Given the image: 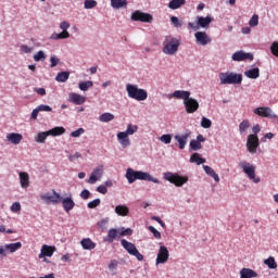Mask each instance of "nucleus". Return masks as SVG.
Returning <instances> with one entry per match:
<instances>
[{"mask_svg": "<svg viewBox=\"0 0 278 278\" xmlns=\"http://www.w3.org/2000/svg\"><path fill=\"white\" fill-rule=\"evenodd\" d=\"M254 114H257L263 118H277V114H275V112H273V109L268 106L256 108L254 110Z\"/></svg>", "mask_w": 278, "mask_h": 278, "instance_id": "obj_14", "label": "nucleus"}, {"mask_svg": "<svg viewBox=\"0 0 278 278\" xmlns=\"http://www.w3.org/2000/svg\"><path fill=\"white\" fill-rule=\"evenodd\" d=\"M20 50H21L22 53L29 54V53H31V51H34V47H29L27 45H22L20 47Z\"/></svg>", "mask_w": 278, "mask_h": 278, "instance_id": "obj_55", "label": "nucleus"}, {"mask_svg": "<svg viewBox=\"0 0 278 278\" xmlns=\"http://www.w3.org/2000/svg\"><path fill=\"white\" fill-rule=\"evenodd\" d=\"M58 64H60V59H58V56H55V55H51L50 56V67L55 68V66H58Z\"/></svg>", "mask_w": 278, "mask_h": 278, "instance_id": "obj_57", "label": "nucleus"}, {"mask_svg": "<svg viewBox=\"0 0 278 278\" xmlns=\"http://www.w3.org/2000/svg\"><path fill=\"white\" fill-rule=\"evenodd\" d=\"M99 205H101V199L97 198V199H94L93 201L89 202V203L87 204V207H88L89 210H94V207H99Z\"/></svg>", "mask_w": 278, "mask_h": 278, "instance_id": "obj_52", "label": "nucleus"}, {"mask_svg": "<svg viewBox=\"0 0 278 278\" xmlns=\"http://www.w3.org/2000/svg\"><path fill=\"white\" fill-rule=\"evenodd\" d=\"M86 130L84 128H78L77 130H74L71 132V137L72 138H79V136H83V134H85Z\"/></svg>", "mask_w": 278, "mask_h": 278, "instance_id": "obj_56", "label": "nucleus"}, {"mask_svg": "<svg viewBox=\"0 0 278 278\" xmlns=\"http://www.w3.org/2000/svg\"><path fill=\"white\" fill-rule=\"evenodd\" d=\"M163 179L176 186V188H182L188 184V176H181L178 173L166 172L163 174Z\"/></svg>", "mask_w": 278, "mask_h": 278, "instance_id": "obj_5", "label": "nucleus"}, {"mask_svg": "<svg viewBox=\"0 0 278 278\" xmlns=\"http://www.w3.org/2000/svg\"><path fill=\"white\" fill-rule=\"evenodd\" d=\"M11 212H21V203L20 202H14L12 205H11Z\"/></svg>", "mask_w": 278, "mask_h": 278, "instance_id": "obj_61", "label": "nucleus"}, {"mask_svg": "<svg viewBox=\"0 0 278 278\" xmlns=\"http://www.w3.org/2000/svg\"><path fill=\"white\" fill-rule=\"evenodd\" d=\"M189 147L191 151H201V149H203V146L197 141V139H192L189 143Z\"/></svg>", "mask_w": 278, "mask_h": 278, "instance_id": "obj_45", "label": "nucleus"}, {"mask_svg": "<svg viewBox=\"0 0 278 278\" xmlns=\"http://www.w3.org/2000/svg\"><path fill=\"white\" fill-rule=\"evenodd\" d=\"M92 86H93V83H92L91 80L80 81V83L78 84V88H79V90H81L83 92H87V90H88L89 88H92Z\"/></svg>", "mask_w": 278, "mask_h": 278, "instance_id": "obj_42", "label": "nucleus"}, {"mask_svg": "<svg viewBox=\"0 0 278 278\" xmlns=\"http://www.w3.org/2000/svg\"><path fill=\"white\" fill-rule=\"evenodd\" d=\"M190 91L186 90H176L172 94V97H175V99H182V101H187L190 98Z\"/></svg>", "mask_w": 278, "mask_h": 278, "instance_id": "obj_30", "label": "nucleus"}, {"mask_svg": "<svg viewBox=\"0 0 278 278\" xmlns=\"http://www.w3.org/2000/svg\"><path fill=\"white\" fill-rule=\"evenodd\" d=\"M80 198H83L85 201L90 199V191L88 189H84L81 192H80Z\"/></svg>", "mask_w": 278, "mask_h": 278, "instance_id": "obj_62", "label": "nucleus"}, {"mask_svg": "<svg viewBox=\"0 0 278 278\" xmlns=\"http://www.w3.org/2000/svg\"><path fill=\"white\" fill-rule=\"evenodd\" d=\"M121 244L123 249H125V251H127L129 255H132L134 257H136L138 262H142V260H144V255H142L140 251H138V248H136V244L127 241L126 239H122Z\"/></svg>", "mask_w": 278, "mask_h": 278, "instance_id": "obj_7", "label": "nucleus"}, {"mask_svg": "<svg viewBox=\"0 0 278 278\" xmlns=\"http://www.w3.org/2000/svg\"><path fill=\"white\" fill-rule=\"evenodd\" d=\"M169 257L170 252L168 251V248H166L165 245H161L156 254L155 266H160V264H166Z\"/></svg>", "mask_w": 278, "mask_h": 278, "instance_id": "obj_10", "label": "nucleus"}, {"mask_svg": "<svg viewBox=\"0 0 278 278\" xmlns=\"http://www.w3.org/2000/svg\"><path fill=\"white\" fill-rule=\"evenodd\" d=\"M125 177L128 184H134L135 181H152V184H162L160 179L151 176V174L142 170H135L134 168L129 167L126 170Z\"/></svg>", "mask_w": 278, "mask_h": 278, "instance_id": "obj_1", "label": "nucleus"}, {"mask_svg": "<svg viewBox=\"0 0 278 278\" xmlns=\"http://www.w3.org/2000/svg\"><path fill=\"white\" fill-rule=\"evenodd\" d=\"M192 132H190V130H187L182 135L174 136L176 142H178V149H180V151H184V149H186V144H188V138H190Z\"/></svg>", "mask_w": 278, "mask_h": 278, "instance_id": "obj_15", "label": "nucleus"}, {"mask_svg": "<svg viewBox=\"0 0 278 278\" xmlns=\"http://www.w3.org/2000/svg\"><path fill=\"white\" fill-rule=\"evenodd\" d=\"M263 264L267 266L270 270L277 269V261L273 256H269L268 258L264 260Z\"/></svg>", "mask_w": 278, "mask_h": 278, "instance_id": "obj_39", "label": "nucleus"}, {"mask_svg": "<svg viewBox=\"0 0 278 278\" xmlns=\"http://www.w3.org/2000/svg\"><path fill=\"white\" fill-rule=\"evenodd\" d=\"M117 142L124 149L131 146V140H129V137H128V135H126L125 131L117 132Z\"/></svg>", "mask_w": 278, "mask_h": 278, "instance_id": "obj_21", "label": "nucleus"}, {"mask_svg": "<svg viewBox=\"0 0 278 278\" xmlns=\"http://www.w3.org/2000/svg\"><path fill=\"white\" fill-rule=\"evenodd\" d=\"M239 166L242 169V172L244 173V175H247V177L251 181H253V184H260V181H261L260 177L255 176V165H253L249 162L241 161L239 163Z\"/></svg>", "mask_w": 278, "mask_h": 278, "instance_id": "obj_6", "label": "nucleus"}, {"mask_svg": "<svg viewBox=\"0 0 278 278\" xmlns=\"http://www.w3.org/2000/svg\"><path fill=\"white\" fill-rule=\"evenodd\" d=\"M257 277V271L251 268H242L240 270V278H255Z\"/></svg>", "mask_w": 278, "mask_h": 278, "instance_id": "obj_28", "label": "nucleus"}, {"mask_svg": "<svg viewBox=\"0 0 278 278\" xmlns=\"http://www.w3.org/2000/svg\"><path fill=\"white\" fill-rule=\"evenodd\" d=\"M33 60L35 62H45V60H47V54H45V51L39 50L36 54H34Z\"/></svg>", "mask_w": 278, "mask_h": 278, "instance_id": "obj_44", "label": "nucleus"}, {"mask_svg": "<svg viewBox=\"0 0 278 278\" xmlns=\"http://www.w3.org/2000/svg\"><path fill=\"white\" fill-rule=\"evenodd\" d=\"M53 253H55V247L51 245H42L41 252L38 255L39 260H42V257H52Z\"/></svg>", "mask_w": 278, "mask_h": 278, "instance_id": "obj_22", "label": "nucleus"}, {"mask_svg": "<svg viewBox=\"0 0 278 278\" xmlns=\"http://www.w3.org/2000/svg\"><path fill=\"white\" fill-rule=\"evenodd\" d=\"M270 51L273 53V55H275L276 58H278V41H274L270 46Z\"/></svg>", "mask_w": 278, "mask_h": 278, "instance_id": "obj_58", "label": "nucleus"}, {"mask_svg": "<svg viewBox=\"0 0 278 278\" xmlns=\"http://www.w3.org/2000/svg\"><path fill=\"white\" fill-rule=\"evenodd\" d=\"M18 177H20L21 188H23L24 190H27V188H29V174H27V172H20Z\"/></svg>", "mask_w": 278, "mask_h": 278, "instance_id": "obj_24", "label": "nucleus"}, {"mask_svg": "<svg viewBox=\"0 0 278 278\" xmlns=\"http://www.w3.org/2000/svg\"><path fill=\"white\" fill-rule=\"evenodd\" d=\"M101 177H103V167H96L88 179V184L94 186L98 181H101Z\"/></svg>", "mask_w": 278, "mask_h": 278, "instance_id": "obj_17", "label": "nucleus"}, {"mask_svg": "<svg viewBox=\"0 0 278 278\" xmlns=\"http://www.w3.org/2000/svg\"><path fill=\"white\" fill-rule=\"evenodd\" d=\"M111 7L114 10H121V8H127V0H111Z\"/></svg>", "mask_w": 278, "mask_h": 278, "instance_id": "obj_36", "label": "nucleus"}, {"mask_svg": "<svg viewBox=\"0 0 278 278\" xmlns=\"http://www.w3.org/2000/svg\"><path fill=\"white\" fill-rule=\"evenodd\" d=\"M184 105L187 114H194L199 110V101L190 96L184 101Z\"/></svg>", "mask_w": 278, "mask_h": 278, "instance_id": "obj_13", "label": "nucleus"}, {"mask_svg": "<svg viewBox=\"0 0 278 278\" xmlns=\"http://www.w3.org/2000/svg\"><path fill=\"white\" fill-rule=\"evenodd\" d=\"M70 103H74V105H84L86 103V97L72 92L68 94Z\"/></svg>", "mask_w": 278, "mask_h": 278, "instance_id": "obj_20", "label": "nucleus"}, {"mask_svg": "<svg viewBox=\"0 0 278 278\" xmlns=\"http://www.w3.org/2000/svg\"><path fill=\"white\" fill-rule=\"evenodd\" d=\"M189 162L191 164H197L198 166H201V164H205L206 161L204 157H201V154L195 152L190 156Z\"/></svg>", "mask_w": 278, "mask_h": 278, "instance_id": "obj_31", "label": "nucleus"}, {"mask_svg": "<svg viewBox=\"0 0 278 278\" xmlns=\"http://www.w3.org/2000/svg\"><path fill=\"white\" fill-rule=\"evenodd\" d=\"M170 23H172V25H174V27L176 29L184 27V22L181 20H179V17H177V16H172Z\"/></svg>", "mask_w": 278, "mask_h": 278, "instance_id": "obj_46", "label": "nucleus"}, {"mask_svg": "<svg viewBox=\"0 0 278 278\" xmlns=\"http://www.w3.org/2000/svg\"><path fill=\"white\" fill-rule=\"evenodd\" d=\"M130 18L139 23H153V15L142 11H135L131 13Z\"/></svg>", "mask_w": 278, "mask_h": 278, "instance_id": "obj_11", "label": "nucleus"}, {"mask_svg": "<svg viewBox=\"0 0 278 278\" xmlns=\"http://www.w3.org/2000/svg\"><path fill=\"white\" fill-rule=\"evenodd\" d=\"M84 8H85V10H92V8H97V1L96 0H85Z\"/></svg>", "mask_w": 278, "mask_h": 278, "instance_id": "obj_50", "label": "nucleus"}, {"mask_svg": "<svg viewBox=\"0 0 278 278\" xmlns=\"http://www.w3.org/2000/svg\"><path fill=\"white\" fill-rule=\"evenodd\" d=\"M148 229L149 231H151V233H153L156 240H160L162 238V233L157 229H155V227L149 226Z\"/></svg>", "mask_w": 278, "mask_h": 278, "instance_id": "obj_54", "label": "nucleus"}, {"mask_svg": "<svg viewBox=\"0 0 278 278\" xmlns=\"http://www.w3.org/2000/svg\"><path fill=\"white\" fill-rule=\"evenodd\" d=\"M7 140L11 142V144H21L23 141V135L18 132H11L7 135Z\"/></svg>", "mask_w": 278, "mask_h": 278, "instance_id": "obj_25", "label": "nucleus"}, {"mask_svg": "<svg viewBox=\"0 0 278 278\" xmlns=\"http://www.w3.org/2000/svg\"><path fill=\"white\" fill-rule=\"evenodd\" d=\"M62 201V205H63V210L64 212H66V214H68V212H71V210H73V207H75V201L73 200V194L68 193L66 198H61Z\"/></svg>", "mask_w": 278, "mask_h": 278, "instance_id": "obj_19", "label": "nucleus"}, {"mask_svg": "<svg viewBox=\"0 0 278 278\" xmlns=\"http://www.w3.org/2000/svg\"><path fill=\"white\" fill-rule=\"evenodd\" d=\"M201 127H203V129H210V127H212V119L202 117Z\"/></svg>", "mask_w": 278, "mask_h": 278, "instance_id": "obj_51", "label": "nucleus"}, {"mask_svg": "<svg viewBox=\"0 0 278 278\" xmlns=\"http://www.w3.org/2000/svg\"><path fill=\"white\" fill-rule=\"evenodd\" d=\"M115 214H117V216H129V207L125 204L116 205Z\"/></svg>", "mask_w": 278, "mask_h": 278, "instance_id": "obj_29", "label": "nucleus"}, {"mask_svg": "<svg viewBox=\"0 0 278 278\" xmlns=\"http://www.w3.org/2000/svg\"><path fill=\"white\" fill-rule=\"evenodd\" d=\"M79 157H81V153L76 152L75 154H71L68 156V160H70V162H75V160H79Z\"/></svg>", "mask_w": 278, "mask_h": 278, "instance_id": "obj_64", "label": "nucleus"}, {"mask_svg": "<svg viewBox=\"0 0 278 278\" xmlns=\"http://www.w3.org/2000/svg\"><path fill=\"white\" fill-rule=\"evenodd\" d=\"M194 39L198 47H207V45H212V37H210L205 31H197L194 34Z\"/></svg>", "mask_w": 278, "mask_h": 278, "instance_id": "obj_9", "label": "nucleus"}, {"mask_svg": "<svg viewBox=\"0 0 278 278\" xmlns=\"http://www.w3.org/2000/svg\"><path fill=\"white\" fill-rule=\"evenodd\" d=\"M249 25L251 27H257V25H260V15L257 14L252 15V17L249 21Z\"/></svg>", "mask_w": 278, "mask_h": 278, "instance_id": "obj_48", "label": "nucleus"}, {"mask_svg": "<svg viewBox=\"0 0 278 278\" xmlns=\"http://www.w3.org/2000/svg\"><path fill=\"white\" fill-rule=\"evenodd\" d=\"M126 92L129 99L135 101H147L149 99V93L146 89L139 88L138 85L127 84Z\"/></svg>", "mask_w": 278, "mask_h": 278, "instance_id": "obj_3", "label": "nucleus"}, {"mask_svg": "<svg viewBox=\"0 0 278 278\" xmlns=\"http://www.w3.org/2000/svg\"><path fill=\"white\" fill-rule=\"evenodd\" d=\"M68 77H71V72H61L55 76V81L65 84V81H68Z\"/></svg>", "mask_w": 278, "mask_h": 278, "instance_id": "obj_33", "label": "nucleus"}, {"mask_svg": "<svg viewBox=\"0 0 278 278\" xmlns=\"http://www.w3.org/2000/svg\"><path fill=\"white\" fill-rule=\"evenodd\" d=\"M160 140L163 142V144H170L173 142V136L172 135H163L160 137Z\"/></svg>", "mask_w": 278, "mask_h": 278, "instance_id": "obj_53", "label": "nucleus"}, {"mask_svg": "<svg viewBox=\"0 0 278 278\" xmlns=\"http://www.w3.org/2000/svg\"><path fill=\"white\" fill-rule=\"evenodd\" d=\"M219 81L222 86H237L242 84V74L235 72L219 73Z\"/></svg>", "mask_w": 278, "mask_h": 278, "instance_id": "obj_4", "label": "nucleus"}, {"mask_svg": "<svg viewBox=\"0 0 278 278\" xmlns=\"http://www.w3.org/2000/svg\"><path fill=\"white\" fill-rule=\"evenodd\" d=\"M249 127H251V124L249 123V121L243 119V121L239 124V131H240V134L247 132V129H249Z\"/></svg>", "mask_w": 278, "mask_h": 278, "instance_id": "obj_47", "label": "nucleus"}, {"mask_svg": "<svg viewBox=\"0 0 278 278\" xmlns=\"http://www.w3.org/2000/svg\"><path fill=\"white\" fill-rule=\"evenodd\" d=\"M119 231L118 228H111L108 231V236L105 237V241L109 242L110 244H112V242H114V240H116V238H119Z\"/></svg>", "mask_w": 278, "mask_h": 278, "instance_id": "obj_26", "label": "nucleus"}, {"mask_svg": "<svg viewBox=\"0 0 278 278\" xmlns=\"http://www.w3.org/2000/svg\"><path fill=\"white\" fill-rule=\"evenodd\" d=\"M49 130L41 131L35 137V141H37L39 144H45L47 141V138H49Z\"/></svg>", "mask_w": 278, "mask_h": 278, "instance_id": "obj_37", "label": "nucleus"}, {"mask_svg": "<svg viewBox=\"0 0 278 278\" xmlns=\"http://www.w3.org/2000/svg\"><path fill=\"white\" fill-rule=\"evenodd\" d=\"M40 199L41 201H43V203H47V205L51 204L52 205H58V203L62 202V195L56 192L55 190H52L51 192H46L40 194Z\"/></svg>", "mask_w": 278, "mask_h": 278, "instance_id": "obj_8", "label": "nucleus"}, {"mask_svg": "<svg viewBox=\"0 0 278 278\" xmlns=\"http://www.w3.org/2000/svg\"><path fill=\"white\" fill-rule=\"evenodd\" d=\"M100 123H112L114 121V114L112 113H103L99 116Z\"/></svg>", "mask_w": 278, "mask_h": 278, "instance_id": "obj_41", "label": "nucleus"}, {"mask_svg": "<svg viewBox=\"0 0 278 278\" xmlns=\"http://www.w3.org/2000/svg\"><path fill=\"white\" fill-rule=\"evenodd\" d=\"M7 247V253H16L21 247H23V243L21 242H15V243H9L5 244Z\"/></svg>", "mask_w": 278, "mask_h": 278, "instance_id": "obj_38", "label": "nucleus"}, {"mask_svg": "<svg viewBox=\"0 0 278 278\" xmlns=\"http://www.w3.org/2000/svg\"><path fill=\"white\" fill-rule=\"evenodd\" d=\"M97 192H99L100 194H108V187L100 185L97 187Z\"/></svg>", "mask_w": 278, "mask_h": 278, "instance_id": "obj_63", "label": "nucleus"}, {"mask_svg": "<svg viewBox=\"0 0 278 278\" xmlns=\"http://www.w3.org/2000/svg\"><path fill=\"white\" fill-rule=\"evenodd\" d=\"M203 170L204 173H206V175H208V177H212L214 181H216V184L220 181V177L218 176V174H216L214 168H212L210 165H203Z\"/></svg>", "mask_w": 278, "mask_h": 278, "instance_id": "obj_27", "label": "nucleus"}, {"mask_svg": "<svg viewBox=\"0 0 278 278\" xmlns=\"http://www.w3.org/2000/svg\"><path fill=\"white\" fill-rule=\"evenodd\" d=\"M65 132H66V129H65L64 127H54V128L48 130V134H49L50 136H53V137H55V136H62V135L65 134Z\"/></svg>", "mask_w": 278, "mask_h": 278, "instance_id": "obj_40", "label": "nucleus"}, {"mask_svg": "<svg viewBox=\"0 0 278 278\" xmlns=\"http://www.w3.org/2000/svg\"><path fill=\"white\" fill-rule=\"evenodd\" d=\"M118 231H119V237H125V236H131V233H134V230H131V228H125V227H122V228H118Z\"/></svg>", "mask_w": 278, "mask_h": 278, "instance_id": "obj_49", "label": "nucleus"}, {"mask_svg": "<svg viewBox=\"0 0 278 278\" xmlns=\"http://www.w3.org/2000/svg\"><path fill=\"white\" fill-rule=\"evenodd\" d=\"M108 269L110 275H117L116 270L118 269V261L111 260L108 264Z\"/></svg>", "mask_w": 278, "mask_h": 278, "instance_id": "obj_34", "label": "nucleus"}, {"mask_svg": "<svg viewBox=\"0 0 278 278\" xmlns=\"http://www.w3.org/2000/svg\"><path fill=\"white\" fill-rule=\"evenodd\" d=\"M180 45L181 40L173 36H166L163 42L162 52L164 53V55H175L177 51H179Z\"/></svg>", "mask_w": 278, "mask_h": 278, "instance_id": "obj_2", "label": "nucleus"}, {"mask_svg": "<svg viewBox=\"0 0 278 278\" xmlns=\"http://www.w3.org/2000/svg\"><path fill=\"white\" fill-rule=\"evenodd\" d=\"M126 136H134L138 132V125L128 124L126 130L124 131Z\"/></svg>", "mask_w": 278, "mask_h": 278, "instance_id": "obj_43", "label": "nucleus"}, {"mask_svg": "<svg viewBox=\"0 0 278 278\" xmlns=\"http://www.w3.org/2000/svg\"><path fill=\"white\" fill-rule=\"evenodd\" d=\"M181 5H186V0H172L168 3L169 10H179Z\"/></svg>", "mask_w": 278, "mask_h": 278, "instance_id": "obj_35", "label": "nucleus"}, {"mask_svg": "<svg viewBox=\"0 0 278 278\" xmlns=\"http://www.w3.org/2000/svg\"><path fill=\"white\" fill-rule=\"evenodd\" d=\"M257 147H260V138H257V135H249L247 141L249 153H257Z\"/></svg>", "mask_w": 278, "mask_h": 278, "instance_id": "obj_12", "label": "nucleus"}, {"mask_svg": "<svg viewBox=\"0 0 278 278\" xmlns=\"http://www.w3.org/2000/svg\"><path fill=\"white\" fill-rule=\"evenodd\" d=\"M231 60L232 62H244V60L253 62V54L239 50L231 55Z\"/></svg>", "mask_w": 278, "mask_h": 278, "instance_id": "obj_16", "label": "nucleus"}, {"mask_svg": "<svg viewBox=\"0 0 278 278\" xmlns=\"http://www.w3.org/2000/svg\"><path fill=\"white\" fill-rule=\"evenodd\" d=\"M80 247L84 251H92L93 249H97V243L90 238H84L80 240Z\"/></svg>", "mask_w": 278, "mask_h": 278, "instance_id": "obj_23", "label": "nucleus"}, {"mask_svg": "<svg viewBox=\"0 0 278 278\" xmlns=\"http://www.w3.org/2000/svg\"><path fill=\"white\" fill-rule=\"evenodd\" d=\"M71 28V24L66 21H63L60 23V29H62V31H68V29Z\"/></svg>", "mask_w": 278, "mask_h": 278, "instance_id": "obj_59", "label": "nucleus"}, {"mask_svg": "<svg viewBox=\"0 0 278 278\" xmlns=\"http://www.w3.org/2000/svg\"><path fill=\"white\" fill-rule=\"evenodd\" d=\"M195 21L198 23L199 29H201V28L202 29H208L210 24H212L214 22V17L212 15H207L206 17L197 16Z\"/></svg>", "mask_w": 278, "mask_h": 278, "instance_id": "obj_18", "label": "nucleus"}, {"mask_svg": "<svg viewBox=\"0 0 278 278\" xmlns=\"http://www.w3.org/2000/svg\"><path fill=\"white\" fill-rule=\"evenodd\" d=\"M244 76L248 77V79H257V77H260V68L253 67L248 70L244 72Z\"/></svg>", "mask_w": 278, "mask_h": 278, "instance_id": "obj_32", "label": "nucleus"}, {"mask_svg": "<svg viewBox=\"0 0 278 278\" xmlns=\"http://www.w3.org/2000/svg\"><path fill=\"white\" fill-rule=\"evenodd\" d=\"M37 110H39V112H51L52 111L51 106H49L47 104H40L39 106H37Z\"/></svg>", "mask_w": 278, "mask_h": 278, "instance_id": "obj_60", "label": "nucleus"}]
</instances>
